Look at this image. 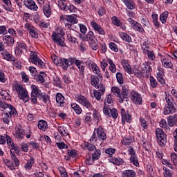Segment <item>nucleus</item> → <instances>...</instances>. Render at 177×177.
Returning <instances> with one entry per match:
<instances>
[{"label": "nucleus", "instance_id": "1", "mask_svg": "<svg viewBox=\"0 0 177 177\" xmlns=\"http://www.w3.org/2000/svg\"><path fill=\"white\" fill-rule=\"evenodd\" d=\"M165 100L167 103V106L165 107L163 114H165V115H168L176 113V104L175 103V101H174L172 96L167 95L165 97Z\"/></svg>", "mask_w": 177, "mask_h": 177}, {"label": "nucleus", "instance_id": "2", "mask_svg": "<svg viewBox=\"0 0 177 177\" xmlns=\"http://www.w3.org/2000/svg\"><path fill=\"white\" fill-rule=\"evenodd\" d=\"M15 91L18 92L19 93L18 96L19 99L25 102V103H27V102L30 100V97L28 96V92L26 88H23V86L20 84H16Z\"/></svg>", "mask_w": 177, "mask_h": 177}, {"label": "nucleus", "instance_id": "3", "mask_svg": "<svg viewBox=\"0 0 177 177\" xmlns=\"http://www.w3.org/2000/svg\"><path fill=\"white\" fill-rule=\"evenodd\" d=\"M64 30H60V32H53L52 35V39L55 44L59 46H64Z\"/></svg>", "mask_w": 177, "mask_h": 177}, {"label": "nucleus", "instance_id": "4", "mask_svg": "<svg viewBox=\"0 0 177 177\" xmlns=\"http://www.w3.org/2000/svg\"><path fill=\"white\" fill-rule=\"evenodd\" d=\"M91 84L92 86L98 89V91L101 92L102 95H103L106 91V87H104L102 84L99 83V78L97 77L92 75L91 77Z\"/></svg>", "mask_w": 177, "mask_h": 177}, {"label": "nucleus", "instance_id": "5", "mask_svg": "<svg viewBox=\"0 0 177 177\" xmlns=\"http://www.w3.org/2000/svg\"><path fill=\"white\" fill-rule=\"evenodd\" d=\"M30 59L31 63H33V64H36V66H38L40 68H44L45 67V62H44L39 57H38V55H37V53L34 51H31L30 55Z\"/></svg>", "mask_w": 177, "mask_h": 177}, {"label": "nucleus", "instance_id": "6", "mask_svg": "<svg viewBox=\"0 0 177 177\" xmlns=\"http://www.w3.org/2000/svg\"><path fill=\"white\" fill-rule=\"evenodd\" d=\"M66 35L67 41L69 44H75L77 42V39H78V37H82L81 33L77 30H71L67 32Z\"/></svg>", "mask_w": 177, "mask_h": 177}, {"label": "nucleus", "instance_id": "7", "mask_svg": "<svg viewBox=\"0 0 177 177\" xmlns=\"http://www.w3.org/2000/svg\"><path fill=\"white\" fill-rule=\"evenodd\" d=\"M156 138L160 145H165L167 142V135L162 129L158 128L156 131Z\"/></svg>", "mask_w": 177, "mask_h": 177}, {"label": "nucleus", "instance_id": "8", "mask_svg": "<svg viewBox=\"0 0 177 177\" xmlns=\"http://www.w3.org/2000/svg\"><path fill=\"white\" fill-rule=\"evenodd\" d=\"M77 102H78V103H80V104H82V106H84V107H86V109H92L93 107V106H92V104L91 103V102H89V100H88V99H86V97H85V96L83 95H77Z\"/></svg>", "mask_w": 177, "mask_h": 177}, {"label": "nucleus", "instance_id": "9", "mask_svg": "<svg viewBox=\"0 0 177 177\" xmlns=\"http://www.w3.org/2000/svg\"><path fill=\"white\" fill-rule=\"evenodd\" d=\"M59 63L64 70H67L74 63V57H70L68 59L60 58Z\"/></svg>", "mask_w": 177, "mask_h": 177}, {"label": "nucleus", "instance_id": "10", "mask_svg": "<svg viewBox=\"0 0 177 177\" xmlns=\"http://www.w3.org/2000/svg\"><path fill=\"white\" fill-rule=\"evenodd\" d=\"M131 99L133 103H135L136 104H140L142 103V97L140 96V94L138 93V92L132 91L131 92Z\"/></svg>", "mask_w": 177, "mask_h": 177}, {"label": "nucleus", "instance_id": "11", "mask_svg": "<svg viewBox=\"0 0 177 177\" xmlns=\"http://www.w3.org/2000/svg\"><path fill=\"white\" fill-rule=\"evenodd\" d=\"M24 3L28 9H30V10H34V12L37 11L38 9V6L35 4V1L32 0H25L24 1Z\"/></svg>", "mask_w": 177, "mask_h": 177}, {"label": "nucleus", "instance_id": "12", "mask_svg": "<svg viewBox=\"0 0 177 177\" xmlns=\"http://www.w3.org/2000/svg\"><path fill=\"white\" fill-rule=\"evenodd\" d=\"M26 136V131L21 127H17L15 129V138L19 139V140H23Z\"/></svg>", "mask_w": 177, "mask_h": 177}, {"label": "nucleus", "instance_id": "13", "mask_svg": "<svg viewBox=\"0 0 177 177\" xmlns=\"http://www.w3.org/2000/svg\"><path fill=\"white\" fill-rule=\"evenodd\" d=\"M95 132L100 140H106V139H107V136H106V133H104L103 128L99 127L98 128L95 129Z\"/></svg>", "mask_w": 177, "mask_h": 177}, {"label": "nucleus", "instance_id": "14", "mask_svg": "<svg viewBox=\"0 0 177 177\" xmlns=\"http://www.w3.org/2000/svg\"><path fill=\"white\" fill-rule=\"evenodd\" d=\"M25 28H27V30L29 31L32 38H38V34L37 32H35V28L34 26H31V24H26Z\"/></svg>", "mask_w": 177, "mask_h": 177}, {"label": "nucleus", "instance_id": "15", "mask_svg": "<svg viewBox=\"0 0 177 177\" xmlns=\"http://www.w3.org/2000/svg\"><path fill=\"white\" fill-rule=\"evenodd\" d=\"M111 91L113 92V95H115V96L119 97V103H124V100L122 99V96H121V90L118 87H112Z\"/></svg>", "mask_w": 177, "mask_h": 177}, {"label": "nucleus", "instance_id": "16", "mask_svg": "<svg viewBox=\"0 0 177 177\" xmlns=\"http://www.w3.org/2000/svg\"><path fill=\"white\" fill-rule=\"evenodd\" d=\"M142 71L143 72V74L145 73H147V77H149L150 75V73L153 71V69H151V66L147 62H145L142 66H141Z\"/></svg>", "mask_w": 177, "mask_h": 177}, {"label": "nucleus", "instance_id": "17", "mask_svg": "<svg viewBox=\"0 0 177 177\" xmlns=\"http://www.w3.org/2000/svg\"><path fill=\"white\" fill-rule=\"evenodd\" d=\"M121 115H122V121H127V122H131L132 120V116L129 115V113H127L125 112V109H121Z\"/></svg>", "mask_w": 177, "mask_h": 177}, {"label": "nucleus", "instance_id": "18", "mask_svg": "<svg viewBox=\"0 0 177 177\" xmlns=\"http://www.w3.org/2000/svg\"><path fill=\"white\" fill-rule=\"evenodd\" d=\"M122 66L124 68V70L127 71L129 74H132V68L131 67V65L128 63L127 60L122 59Z\"/></svg>", "mask_w": 177, "mask_h": 177}, {"label": "nucleus", "instance_id": "19", "mask_svg": "<svg viewBox=\"0 0 177 177\" xmlns=\"http://www.w3.org/2000/svg\"><path fill=\"white\" fill-rule=\"evenodd\" d=\"M7 111L8 112H6V114H7V115H9L8 117H12V115H17V111H16V109L14 106H12L11 104H8Z\"/></svg>", "mask_w": 177, "mask_h": 177}, {"label": "nucleus", "instance_id": "20", "mask_svg": "<svg viewBox=\"0 0 177 177\" xmlns=\"http://www.w3.org/2000/svg\"><path fill=\"white\" fill-rule=\"evenodd\" d=\"M56 102L59 107H63L64 106V96L60 93H57Z\"/></svg>", "mask_w": 177, "mask_h": 177}, {"label": "nucleus", "instance_id": "21", "mask_svg": "<svg viewBox=\"0 0 177 177\" xmlns=\"http://www.w3.org/2000/svg\"><path fill=\"white\" fill-rule=\"evenodd\" d=\"M27 48V45L24 43H18L17 45V48L15 50V53H18V55H20V53H23V50H26Z\"/></svg>", "mask_w": 177, "mask_h": 177}, {"label": "nucleus", "instance_id": "22", "mask_svg": "<svg viewBox=\"0 0 177 177\" xmlns=\"http://www.w3.org/2000/svg\"><path fill=\"white\" fill-rule=\"evenodd\" d=\"M43 12L46 17H50V15H52V9H50V5L45 4L43 6Z\"/></svg>", "mask_w": 177, "mask_h": 177}, {"label": "nucleus", "instance_id": "23", "mask_svg": "<svg viewBox=\"0 0 177 177\" xmlns=\"http://www.w3.org/2000/svg\"><path fill=\"white\" fill-rule=\"evenodd\" d=\"M73 63L77 66V68L80 71L81 74H84V71L85 68H84V65H82V62L80 60L77 59V58L74 57Z\"/></svg>", "mask_w": 177, "mask_h": 177}, {"label": "nucleus", "instance_id": "24", "mask_svg": "<svg viewBox=\"0 0 177 177\" xmlns=\"http://www.w3.org/2000/svg\"><path fill=\"white\" fill-rule=\"evenodd\" d=\"M121 96L124 100V99H126V102H128V98L129 97V91H128V87L123 86L122 88V94Z\"/></svg>", "mask_w": 177, "mask_h": 177}, {"label": "nucleus", "instance_id": "25", "mask_svg": "<svg viewBox=\"0 0 177 177\" xmlns=\"http://www.w3.org/2000/svg\"><path fill=\"white\" fill-rule=\"evenodd\" d=\"M91 68L93 73L97 74V75L100 77V80L102 81L103 77L102 76V74H100V71L99 70V67L97 66V65H96V64H92Z\"/></svg>", "mask_w": 177, "mask_h": 177}, {"label": "nucleus", "instance_id": "26", "mask_svg": "<svg viewBox=\"0 0 177 177\" xmlns=\"http://www.w3.org/2000/svg\"><path fill=\"white\" fill-rule=\"evenodd\" d=\"M110 110H111V109L110 108V105H108L107 102H104L103 108V113L104 115H106V117H111Z\"/></svg>", "mask_w": 177, "mask_h": 177}, {"label": "nucleus", "instance_id": "27", "mask_svg": "<svg viewBox=\"0 0 177 177\" xmlns=\"http://www.w3.org/2000/svg\"><path fill=\"white\" fill-rule=\"evenodd\" d=\"M37 127L39 129H41V131H44L48 128V122H46V121L45 120H39Z\"/></svg>", "mask_w": 177, "mask_h": 177}, {"label": "nucleus", "instance_id": "28", "mask_svg": "<svg viewBox=\"0 0 177 177\" xmlns=\"http://www.w3.org/2000/svg\"><path fill=\"white\" fill-rule=\"evenodd\" d=\"M66 20L72 24H77L78 23V19L75 15H67Z\"/></svg>", "mask_w": 177, "mask_h": 177}, {"label": "nucleus", "instance_id": "29", "mask_svg": "<svg viewBox=\"0 0 177 177\" xmlns=\"http://www.w3.org/2000/svg\"><path fill=\"white\" fill-rule=\"evenodd\" d=\"M119 35L123 41H125L126 42H129V43L132 42V38L128 34L125 32H120Z\"/></svg>", "mask_w": 177, "mask_h": 177}, {"label": "nucleus", "instance_id": "30", "mask_svg": "<svg viewBox=\"0 0 177 177\" xmlns=\"http://www.w3.org/2000/svg\"><path fill=\"white\" fill-rule=\"evenodd\" d=\"M136 173L133 170H125L122 173L123 177H135Z\"/></svg>", "mask_w": 177, "mask_h": 177}, {"label": "nucleus", "instance_id": "31", "mask_svg": "<svg viewBox=\"0 0 177 177\" xmlns=\"http://www.w3.org/2000/svg\"><path fill=\"white\" fill-rule=\"evenodd\" d=\"M57 129L62 136H68V131L64 126H59Z\"/></svg>", "mask_w": 177, "mask_h": 177}, {"label": "nucleus", "instance_id": "32", "mask_svg": "<svg viewBox=\"0 0 177 177\" xmlns=\"http://www.w3.org/2000/svg\"><path fill=\"white\" fill-rule=\"evenodd\" d=\"M110 162H112V164H114L115 165H121L122 162H124V160L120 158H113L111 159H109Z\"/></svg>", "mask_w": 177, "mask_h": 177}, {"label": "nucleus", "instance_id": "33", "mask_svg": "<svg viewBox=\"0 0 177 177\" xmlns=\"http://www.w3.org/2000/svg\"><path fill=\"white\" fill-rule=\"evenodd\" d=\"M34 165V158L30 157V160H28L27 163L25 165V169L26 171H30L32 166Z\"/></svg>", "mask_w": 177, "mask_h": 177}, {"label": "nucleus", "instance_id": "34", "mask_svg": "<svg viewBox=\"0 0 177 177\" xmlns=\"http://www.w3.org/2000/svg\"><path fill=\"white\" fill-rule=\"evenodd\" d=\"M102 153L100 149H96L95 151L92 154V162L93 161H97L99 158H100Z\"/></svg>", "mask_w": 177, "mask_h": 177}, {"label": "nucleus", "instance_id": "35", "mask_svg": "<svg viewBox=\"0 0 177 177\" xmlns=\"http://www.w3.org/2000/svg\"><path fill=\"white\" fill-rule=\"evenodd\" d=\"M71 108L73 109V110H74L76 114L79 115L82 113V109H81V107H80V105L77 104L76 103L71 104Z\"/></svg>", "mask_w": 177, "mask_h": 177}, {"label": "nucleus", "instance_id": "36", "mask_svg": "<svg viewBox=\"0 0 177 177\" xmlns=\"http://www.w3.org/2000/svg\"><path fill=\"white\" fill-rule=\"evenodd\" d=\"M86 41L88 42H93L95 41V35L93 32L89 31L86 35Z\"/></svg>", "mask_w": 177, "mask_h": 177}, {"label": "nucleus", "instance_id": "37", "mask_svg": "<svg viewBox=\"0 0 177 177\" xmlns=\"http://www.w3.org/2000/svg\"><path fill=\"white\" fill-rule=\"evenodd\" d=\"M3 41L6 42V44H8V45H9V44L13 45V44H15V38L10 37V36H4L3 37Z\"/></svg>", "mask_w": 177, "mask_h": 177}, {"label": "nucleus", "instance_id": "38", "mask_svg": "<svg viewBox=\"0 0 177 177\" xmlns=\"http://www.w3.org/2000/svg\"><path fill=\"white\" fill-rule=\"evenodd\" d=\"M31 88H32L31 95H36V96H38V97H39V96H41V91L38 90V87H37V86L35 85H32Z\"/></svg>", "mask_w": 177, "mask_h": 177}, {"label": "nucleus", "instance_id": "39", "mask_svg": "<svg viewBox=\"0 0 177 177\" xmlns=\"http://www.w3.org/2000/svg\"><path fill=\"white\" fill-rule=\"evenodd\" d=\"M37 82L39 84H44L45 82V73L44 72H41L40 74L36 78Z\"/></svg>", "mask_w": 177, "mask_h": 177}, {"label": "nucleus", "instance_id": "40", "mask_svg": "<svg viewBox=\"0 0 177 177\" xmlns=\"http://www.w3.org/2000/svg\"><path fill=\"white\" fill-rule=\"evenodd\" d=\"M108 63L109 64V70L111 71V73H115L116 71V68H115V64L111 60V59H108Z\"/></svg>", "mask_w": 177, "mask_h": 177}, {"label": "nucleus", "instance_id": "41", "mask_svg": "<svg viewBox=\"0 0 177 177\" xmlns=\"http://www.w3.org/2000/svg\"><path fill=\"white\" fill-rule=\"evenodd\" d=\"M162 63L164 66V67H165L166 68H172L174 64H172L171 62H168L167 61V59L163 58V59L162 60Z\"/></svg>", "mask_w": 177, "mask_h": 177}, {"label": "nucleus", "instance_id": "42", "mask_svg": "<svg viewBox=\"0 0 177 177\" xmlns=\"http://www.w3.org/2000/svg\"><path fill=\"white\" fill-rule=\"evenodd\" d=\"M130 162H132L136 167H139V160H138V156H132L130 157Z\"/></svg>", "mask_w": 177, "mask_h": 177}, {"label": "nucleus", "instance_id": "43", "mask_svg": "<svg viewBox=\"0 0 177 177\" xmlns=\"http://www.w3.org/2000/svg\"><path fill=\"white\" fill-rule=\"evenodd\" d=\"M167 122L169 127H174V125H176L174 116H169L167 118Z\"/></svg>", "mask_w": 177, "mask_h": 177}, {"label": "nucleus", "instance_id": "44", "mask_svg": "<svg viewBox=\"0 0 177 177\" xmlns=\"http://www.w3.org/2000/svg\"><path fill=\"white\" fill-rule=\"evenodd\" d=\"M132 142H133V137H127L122 141V145H124L125 146H128L131 145Z\"/></svg>", "mask_w": 177, "mask_h": 177}, {"label": "nucleus", "instance_id": "45", "mask_svg": "<svg viewBox=\"0 0 177 177\" xmlns=\"http://www.w3.org/2000/svg\"><path fill=\"white\" fill-rule=\"evenodd\" d=\"M152 19L155 27H160V23H158V15L157 14L152 15Z\"/></svg>", "mask_w": 177, "mask_h": 177}, {"label": "nucleus", "instance_id": "46", "mask_svg": "<svg viewBox=\"0 0 177 177\" xmlns=\"http://www.w3.org/2000/svg\"><path fill=\"white\" fill-rule=\"evenodd\" d=\"M160 128H163V129H166V131H169V127H168L167 125V121L165 119H162L160 122Z\"/></svg>", "mask_w": 177, "mask_h": 177}, {"label": "nucleus", "instance_id": "47", "mask_svg": "<svg viewBox=\"0 0 177 177\" xmlns=\"http://www.w3.org/2000/svg\"><path fill=\"white\" fill-rule=\"evenodd\" d=\"M133 73L134 74V75H136V77H137V78H142V77H143V72L142 71H140L138 68H136L133 71Z\"/></svg>", "mask_w": 177, "mask_h": 177}, {"label": "nucleus", "instance_id": "48", "mask_svg": "<svg viewBox=\"0 0 177 177\" xmlns=\"http://www.w3.org/2000/svg\"><path fill=\"white\" fill-rule=\"evenodd\" d=\"M142 49L143 53H145V55L149 51H150V50H149V43H147V41H144L142 46Z\"/></svg>", "mask_w": 177, "mask_h": 177}, {"label": "nucleus", "instance_id": "49", "mask_svg": "<svg viewBox=\"0 0 177 177\" xmlns=\"http://www.w3.org/2000/svg\"><path fill=\"white\" fill-rule=\"evenodd\" d=\"M39 97H40V100H42V102H44V103L46 104L48 103V102H49V95H44L42 93H41V95H39Z\"/></svg>", "mask_w": 177, "mask_h": 177}, {"label": "nucleus", "instance_id": "50", "mask_svg": "<svg viewBox=\"0 0 177 177\" xmlns=\"http://www.w3.org/2000/svg\"><path fill=\"white\" fill-rule=\"evenodd\" d=\"M149 81L151 88H157V85H158V83H157V80H156L153 76L149 77Z\"/></svg>", "mask_w": 177, "mask_h": 177}, {"label": "nucleus", "instance_id": "51", "mask_svg": "<svg viewBox=\"0 0 177 177\" xmlns=\"http://www.w3.org/2000/svg\"><path fill=\"white\" fill-rule=\"evenodd\" d=\"M111 20H112L113 24L115 26H117V27H120V26L121 24H122V23H121V21L120 20V19H118L117 17H113L111 18Z\"/></svg>", "mask_w": 177, "mask_h": 177}, {"label": "nucleus", "instance_id": "52", "mask_svg": "<svg viewBox=\"0 0 177 177\" xmlns=\"http://www.w3.org/2000/svg\"><path fill=\"white\" fill-rule=\"evenodd\" d=\"M157 80L161 85H165V80H164V77H162V74L158 73L157 74Z\"/></svg>", "mask_w": 177, "mask_h": 177}, {"label": "nucleus", "instance_id": "53", "mask_svg": "<svg viewBox=\"0 0 177 177\" xmlns=\"http://www.w3.org/2000/svg\"><path fill=\"white\" fill-rule=\"evenodd\" d=\"M167 17H168V12H163L160 16V20L164 24L167 23Z\"/></svg>", "mask_w": 177, "mask_h": 177}, {"label": "nucleus", "instance_id": "54", "mask_svg": "<svg viewBox=\"0 0 177 177\" xmlns=\"http://www.w3.org/2000/svg\"><path fill=\"white\" fill-rule=\"evenodd\" d=\"M133 28H134V30H136V31H138L139 32H142V31H143L144 30L142 25L138 22L134 24Z\"/></svg>", "mask_w": 177, "mask_h": 177}, {"label": "nucleus", "instance_id": "55", "mask_svg": "<svg viewBox=\"0 0 177 177\" xmlns=\"http://www.w3.org/2000/svg\"><path fill=\"white\" fill-rule=\"evenodd\" d=\"M110 113L111 117H112V118H114L115 120L117 117H118V111L116 109H110Z\"/></svg>", "mask_w": 177, "mask_h": 177}, {"label": "nucleus", "instance_id": "56", "mask_svg": "<svg viewBox=\"0 0 177 177\" xmlns=\"http://www.w3.org/2000/svg\"><path fill=\"white\" fill-rule=\"evenodd\" d=\"M19 146H21L22 151H24L25 153H27V151H28V145L27 143L21 142L19 144Z\"/></svg>", "mask_w": 177, "mask_h": 177}, {"label": "nucleus", "instance_id": "57", "mask_svg": "<svg viewBox=\"0 0 177 177\" xmlns=\"http://www.w3.org/2000/svg\"><path fill=\"white\" fill-rule=\"evenodd\" d=\"M146 54L148 56L149 60H156V55H154V52L149 50L146 53Z\"/></svg>", "mask_w": 177, "mask_h": 177}, {"label": "nucleus", "instance_id": "58", "mask_svg": "<svg viewBox=\"0 0 177 177\" xmlns=\"http://www.w3.org/2000/svg\"><path fill=\"white\" fill-rule=\"evenodd\" d=\"M116 78L119 84H124V77H122V74H121V73H118L116 74Z\"/></svg>", "mask_w": 177, "mask_h": 177}, {"label": "nucleus", "instance_id": "59", "mask_svg": "<svg viewBox=\"0 0 177 177\" xmlns=\"http://www.w3.org/2000/svg\"><path fill=\"white\" fill-rule=\"evenodd\" d=\"M93 93H94V97H95L97 100H100L101 99L102 92L100 91H97V90H94Z\"/></svg>", "mask_w": 177, "mask_h": 177}, {"label": "nucleus", "instance_id": "60", "mask_svg": "<svg viewBox=\"0 0 177 177\" xmlns=\"http://www.w3.org/2000/svg\"><path fill=\"white\" fill-rule=\"evenodd\" d=\"M105 153L106 154H108V156H110V157H111V156H113V154L115 153V149L108 148L105 150Z\"/></svg>", "mask_w": 177, "mask_h": 177}, {"label": "nucleus", "instance_id": "61", "mask_svg": "<svg viewBox=\"0 0 177 177\" xmlns=\"http://www.w3.org/2000/svg\"><path fill=\"white\" fill-rule=\"evenodd\" d=\"M109 48L111 49V50H113V52H118V47L114 42H111L109 44Z\"/></svg>", "mask_w": 177, "mask_h": 177}, {"label": "nucleus", "instance_id": "62", "mask_svg": "<svg viewBox=\"0 0 177 177\" xmlns=\"http://www.w3.org/2000/svg\"><path fill=\"white\" fill-rule=\"evenodd\" d=\"M90 46L92 48L93 50H97V41L94 40L93 41H90Z\"/></svg>", "mask_w": 177, "mask_h": 177}, {"label": "nucleus", "instance_id": "63", "mask_svg": "<svg viewBox=\"0 0 177 177\" xmlns=\"http://www.w3.org/2000/svg\"><path fill=\"white\" fill-rule=\"evenodd\" d=\"M91 27H93V28L95 31H97V30H99L100 28H102V26L97 24V23L95 22V21H91Z\"/></svg>", "mask_w": 177, "mask_h": 177}, {"label": "nucleus", "instance_id": "64", "mask_svg": "<svg viewBox=\"0 0 177 177\" xmlns=\"http://www.w3.org/2000/svg\"><path fill=\"white\" fill-rule=\"evenodd\" d=\"M54 85L55 86H57V88H60L62 86V82L60 81V79L59 77H55L54 78Z\"/></svg>", "mask_w": 177, "mask_h": 177}]
</instances>
